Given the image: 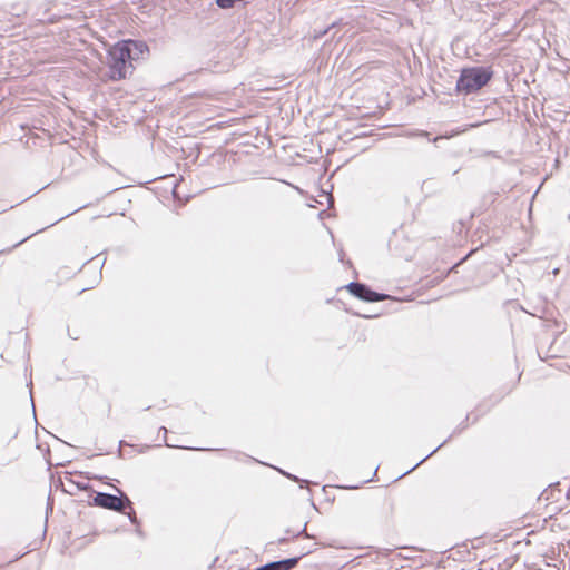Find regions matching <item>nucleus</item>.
Segmentation results:
<instances>
[{
  "mask_svg": "<svg viewBox=\"0 0 570 570\" xmlns=\"http://www.w3.org/2000/svg\"><path fill=\"white\" fill-rule=\"evenodd\" d=\"M130 57V51L121 41L108 50V68L111 80H121L132 73L134 67Z\"/></svg>",
  "mask_w": 570,
  "mask_h": 570,
  "instance_id": "obj_1",
  "label": "nucleus"
},
{
  "mask_svg": "<svg viewBox=\"0 0 570 570\" xmlns=\"http://www.w3.org/2000/svg\"><path fill=\"white\" fill-rule=\"evenodd\" d=\"M493 71L489 67H470L462 69L456 81V91L472 94L483 88L492 78Z\"/></svg>",
  "mask_w": 570,
  "mask_h": 570,
  "instance_id": "obj_2",
  "label": "nucleus"
},
{
  "mask_svg": "<svg viewBox=\"0 0 570 570\" xmlns=\"http://www.w3.org/2000/svg\"><path fill=\"white\" fill-rule=\"evenodd\" d=\"M94 504L104 509L124 512L127 508L131 507V501L126 494H121L120 497L98 492L92 499Z\"/></svg>",
  "mask_w": 570,
  "mask_h": 570,
  "instance_id": "obj_3",
  "label": "nucleus"
},
{
  "mask_svg": "<svg viewBox=\"0 0 570 570\" xmlns=\"http://www.w3.org/2000/svg\"><path fill=\"white\" fill-rule=\"evenodd\" d=\"M347 291L355 297L364 301V302H380L389 298L387 294H381L373 289H371L367 285L358 282H351L346 286Z\"/></svg>",
  "mask_w": 570,
  "mask_h": 570,
  "instance_id": "obj_4",
  "label": "nucleus"
},
{
  "mask_svg": "<svg viewBox=\"0 0 570 570\" xmlns=\"http://www.w3.org/2000/svg\"><path fill=\"white\" fill-rule=\"evenodd\" d=\"M301 558H302V556H298V557H293V558L283 559V560H278V561L268 562L264 566L257 567L254 570H292L298 564Z\"/></svg>",
  "mask_w": 570,
  "mask_h": 570,
  "instance_id": "obj_5",
  "label": "nucleus"
},
{
  "mask_svg": "<svg viewBox=\"0 0 570 570\" xmlns=\"http://www.w3.org/2000/svg\"><path fill=\"white\" fill-rule=\"evenodd\" d=\"M125 47L130 51L131 62L141 58L145 53H148L149 49L146 42L138 40H122Z\"/></svg>",
  "mask_w": 570,
  "mask_h": 570,
  "instance_id": "obj_6",
  "label": "nucleus"
},
{
  "mask_svg": "<svg viewBox=\"0 0 570 570\" xmlns=\"http://www.w3.org/2000/svg\"><path fill=\"white\" fill-rule=\"evenodd\" d=\"M237 2V0H216V6L222 9H229L233 8Z\"/></svg>",
  "mask_w": 570,
  "mask_h": 570,
  "instance_id": "obj_7",
  "label": "nucleus"
},
{
  "mask_svg": "<svg viewBox=\"0 0 570 570\" xmlns=\"http://www.w3.org/2000/svg\"><path fill=\"white\" fill-rule=\"evenodd\" d=\"M446 443V441H444L443 443H441L436 449H434L430 454H428L425 458H423L415 466H419L421 463H423L425 460H428L429 458H431L439 449H441L444 444Z\"/></svg>",
  "mask_w": 570,
  "mask_h": 570,
  "instance_id": "obj_8",
  "label": "nucleus"
},
{
  "mask_svg": "<svg viewBox=\"0 0 570 570\" xmlns=\"http://www.w3.org/2000/svg\"><path fill=\"white\" fill-rule=\"evenodd\" d=\"M283 475L287 476L288 479L293 480V481H296V482H306L305 480H299L297 476L291 474V473H287L281 469H277Z\"/></svg>",
  "mask_w": 570,
  "mask_h": 570,
  "instance_id": "obj_9",
  "label": "nucleus"
},
{
  "mask_svg": "<svg viewBox=\"0 0 570 570\" xmlns=\"http://www.w3.org/2000/svg\"><path fill=\"white\" fill-rule=\"evenodd\" d=\"M295 537H298L301 534H305V537H308V534L306 533V523L304 524L303 529L301 531H298L297 533H293Z\"/></svg>",
  "mask_w": 570,
  "mask_h": 570,
  "instance_id": "obj_10",
  "label": "nucleus"
},
{
  "mask_svg": "<svg viewBox=\"0 0 570 570\" xmlns=\"http://www.w3.org/2000/svg\"><path fill=\"white\" fill-rule=\"evenodd\" d=\"M129 519H130L131 523H134V524L137 523V518H136V514L134 511L131 513H129Z\"/></svg>",
  "mask_w": 570,
  "mask_h": 570,
  "instance_id": "obj_11",
  "label": "nucleus"
},
{
  "mask_svg": "<svg viewBox=\"0 0 570 570\" xmlns=\"http://www.w3.org/2000/svg\"><path fill=\"white\" fill-rule=\"evenodd\" d=\"M28 238H29V236H28V237H24L23 239H21V240H20V242H18L17 244H14L12 247H17V246L21 245V244H22L23 242H26Z\"/></svg>",
  "mask_w": 570,
  "mask_h": 570,
  "instance_id": "obj_12",
  "label": "nucleus"
},
{
  "mask_svg": "<svg viewBox=\"0 0 570 570\" xmlns=\"http://www.w3.org/2000/svg\"><path fill=\"white\" fill-rule=\"evenodd\" d=\"M326 32H327V30H324V31L320 32L318 35H316L315 38L322 37L324 35H326Z\"/></svg>",
  "mask_w": 570,
  "mask_h": 570,
  "instance_id": "obj_13",
  "label": "nucleus"
},
{
  "mask_svg": "<svg viewBox=\"0 0 570 570\" xmlns=\"http://www.w3.org/2000/svg\"><path fill=\"white\" fill-rule=\"evenodd\" d=\"M238 2H244V3H247L249 2L250 0H237Z\"/></svg>",
  "mask_w": 570,
  "mask_h": 570,
  "instance_id": "obj_14",
  "label": "nucleus"
},
{
  "mask_svg": "<svg viewBox=\"0 0 570 570\" xmlns=\"http://www.w3.org/2000/svg\"><path fill=\"white\" fill-rule=\"evenodd\" d=\"M419 135H420V136H426V135H428V132H425V131H421Z\"/></svg>",
  "mask_w": 570,
  "mask_h": 570,
  "instance_id": "obj_15",
  "label": "nucleus"
},
{
  "mask_svg": "<svg viewBox=\"0 0 570 570\" xmlns=\"http://www.w3.org/2000/svg\"><path fill=\"white\" fill-rule=\"evenodd\" d=\"M559 273V268L553 269V274L557 275Z\"/></svg>",
  "mask_w": 570,
  "mask_h": 570,
  "instance_id": "obj_16",
  "label": "nucleus"
},
{
  "mask_svg": "<svg viewBox=\"0 0 570 570\" xmlns=\"http://www.w3.org/2000/svg\"><path fill=\"white\" fill-rule=\"evenodd\" d=\"M58 222L59 220H55V222L50 223V226H53V225L58 224Z\"/></svg>",
  "mask_w": 570,
  "mask_h": 570,
  "instance_id": "obj_17",
  "label": "nucleus"
},
{
  "mask_svg": "<svg viewBox=\"0 0 570 570\" xmlns=\"http://www.w3.org/2000/svg\"><path fill=\"white\" fill-rule=\"evenodd\" d=\"M58 222L59 220H55V222L50 223V226H53V225L58 224Z\"/></svg>",
  "mask_w": 570,
  "mask_h": 570,
  "instance_id": "obj_18",
  "label": "nucleus"
},
{
  "mask_svg": "<svg viewBox=\"0 0 570 570\" xmlns=\"http://www.w3.org/2000/svg\"><path fill=\"white\" fill-rule=\"evenodd\" d=\"M58 222L59 220H55V222L50 223V226H53V225L58 224Z\"/></svg>",
  "mask_w": 570,
  "mask_h": 570,
  "instance_id": "obj_19",
  "label": "nucleus"
}]
</instances>
